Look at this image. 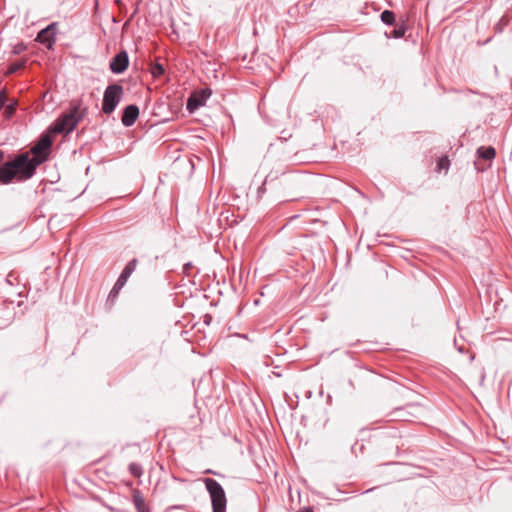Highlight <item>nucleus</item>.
Returning <instances> with one entry per match:
<instances>
[{
	"label": "nucleus",
	"instance_id": "28",
	"mask_svg": "<svg viewBox=\"0 0 512 512\" xmlns=\"http://www.w3.org/2000/svg\"><path fill=\"white\" fill-rule=\"evenodd\" d=\"M398 420H402V421H405L407 420L406 417L404 415H400L398 418Z\"/></svg>",
	"mask_w": 512,
	"mask_h": 512
},
{
	"label": "nucleus",
	"instance_id": "12",
	"mask_svg": "<svg viewBox=\"0 0 512 512\" xmlns=\"http://www.w3.org/2000/svg\"><path fill=\"white\" fill-rule=\"evenodd\" d=\"M137 263V259H132L131 261H129L122 270L120 276L128 280L131 274L135 271Z\"/></svg>",
	"mask_w": 512,
	"mask_h": 512
},
{
	"label": "nucleus",
	"instance_id": "4",
	"mask_svg": "<svg viewBox=\"0 0 512 512\" xmlns=\"http://www.w3.org/2000/svg\"><path fill=\"white\" fill-rule=\"evenodd\" d=\"M123 96V87L119 84L107 86L103 95L102 111L105 114H111L121 101Z\"/></svg>",
	"mask_w": 512,
	"mask_h": 512
},
{
	"label": "nucleus",
	"instance_id": "2",
	"mask_svg": "<svg viewBox=\"0 0 512 512\" xmlns=\"http://www.w3.org/2000/svg\"><path fill=\"white\" fill-rule=\"evenodd\" d=\"M83 116L84 110L81 109L80 104H74L67 113L63 114L57 119L51 128V131L55 134H68L75 129Z\"/></svg>",
	"mask_w": 512,
	"mask_h": 512
},
{
	"label": "nucleus",
	"instance_id": "22",
	"mask_svg": "<svg viewBox=\"0 0 512 512\" xmlns=\"http://www.w3.org/2000/svg\"><path fill=\"white\" fill-rule=\"evenodd\" d=\"M128 66H110L111 70L115 74H121L123 73Z\"/></svg>",
	"mask_w": 512,
	"mask_h": 512
},
{
	"label": "nucleus",
	"instance_id": "16",
	"mask_svg": "<svg viewBox=\"0 0 512 512\" xmlns=\"http://www.w3.org/2000/svg\"><path fill=\"white\" fill-rule=\"evenodd\" d=\"M405 31H406V29L403 25L397 26L390 32V36L395 39H399L404 36Z\"/></svg>",
	"mask_w": 512,
	"mask_h": 512
},
{
	"label": "nucleus",
	"instance_id": "1",
	"mask_svg": "<svg viewBox=\"0 0 512 512\" xmlns=\"http://www.w3.org/2000/svg\"><path fill=\"white\" fill-rule=\"evenodd\" d=\"M36 168L37 162L28 164V153L20 154L0 167V183L8 184L15 177L21 181L27 180L34 175Z\"/></svg>",
	"mask_w": 512,
	"mask_h": 512
},
{
	"label": "nucleus",
	"instance_id": "21",
	"mask_svg": "<svg viewBox=\"0 0 512 512\" xmlns=\"http://www.w3.org/2000/svg\"><path fill=\"white\" fill-rule=\"evenodd\" d=\"M437 166H438L439 170H441V169H448L449 160L446 157L445 158H440L438 163H437Z\"/></svg>",
	"mask_w": 512,
	"mask_h": 512
},
{
	"label": "nucleus",
	"instance_id": "3",
	"mask_svg": "<svg viewBox=\"0 0 512 512\" xmlns=\"http://www.w3.org/2000/svg\"><path fill=\"white\" fill-rule=\"evenodd\" d=\"M204 484L211 498L213 512H225L227 499L223 487L212 478H205Z\"/></svg>",
	"mask_w": 512,
	"mask_h": 512
},
{
	"label": "nucleus",
	"instance_id": "5",
	"mask_svg": "<svg viewBox=\"0 0 512 512\" xmlns=\"http://www.w3.org/2000/svg\"><path fill=\"white\" fill-rule=\"evenodd\" d=\"M51 146L52 139L50 135H42L40 140L31 149V153L34 156H28V164H34L37 162V166H39L42 162H44L47 159Z\"/></svg>",
	"mask_w": 512,
	"mask_h": 512
},
{
	"label": "nucleus",
	"instance_id": "18",
	"mask_svg": "<svg viewBox=\"0 0 512 512\" xmlns=\"http://www.w3.org/2000/svg\"><path fill=\"white\" fill-rule=\"evenodd\" d=\"M150 67H151V73L154 77L161 76L165 72L164 66H150Z\"/></svg>",
	"mask_w": 512,
	"mask_h": 512
},
{
	"label": "nucleus",
	"instance_id": "23",
	"mask_svg": "<svg viewBox=\"0 0 512 512\" xmlns=\"http://www.w3.org/2000/svg\"><path fill=\"white\" fill-rule=\"evenodd\" d=\"M7 101V96L4 91L0 92V110L4 107Z\"/></svg>",
	"mask_w": 512,
	"mask_h": 512
},
{
	"label": "nucleus",
	"instance_id": "7",
	"mask_svg": "<svg viewBox=\"0 0 512 512\" xmlns=\"http://www.w3.org/2000/svg\"><path fill=\"white\" fill-rule=\"evenodd\" d=\"M57 26L56 22L49 24L38 33L36 40L50 49L56 41Z\"/></svg>",
	"mask_w": 512,
	"mask_h": 512
},
{
	"label": "nucleus",
	"instance_id": "17",
	"mask_svg": "<svg viewBox=\"0 0 512 512\" xmlns=\"http://www.w3.org/2000/svg\"><path fill=\"white\" fill-rule=\"evenodd\" d=\"M120 290L113 287L108 295L107 302L113 304L119 295Z\"/></svg>",
	"mask_w": 512,
	"mask_h": 512
},
{
	"label": "nucleus",
	"instance_id": "26",
	"mask_svg": "<svg viewBox=\"0 0 512 512\" xmlns=\"http://www.w3.org/2000/svg\"><path fill=\"white\" fill-rule=\"evenodd\" d=\"M211 72L213 73L214 78H215V79H218L217 70H216V69H213V70H211Z\"/></svg>",
	"mask_w": 512,
	"mask_h": 512
},
{
	"label": "nucleus",
	"instance_id": "15",
	"mask_svg": "<svg viewBox=\"0 0 512 512\" xmlns=\"http://www.w3.org/2000/svg\"><path fill=\"white\" fill-rule=\"evenodd\" d=\"M129 471L135 478H140L143 474V469L140 464L132 462L129 464Z\"/></svg>",
	"mask_w": 512,
	"mask_h": 512
},
{
	"label": "nucleus",
	"instance_id": "27",
	"mask_svg": "<svg viewBox=\"0 0 512 512\" xmlns=\"http://www.w3.org/2000/svg\"><path fill=\"white\" fill-rule=\"evenodd\" d=\"M191 267V264L188 263L184 266V271L187 273L188 272V269Z\"/></svg>",
	"mask_w": 512,
	"mask_h": 512
},
{
	"label": "nucleus",
	"instance_id": "25",
	"mask_svg": "<svg viewBox=\"0 0 512 512\" xmlns=\"http://www.w3.org/2000/svg\"><path fill=\"white\" fill-rule=\"evenodd\" d=\"M10 69L8 71V73H14L15 71H17L18 68H20L21 66L20 65H17V66H9Z\"/></svg>",
	"mask_w": 512,
	"mask_h": 512
},
{
	"label": "nucleus",
	"instance_id": "9",
	"mask_svg": "<svg viewBox=\"0 0 512 512\" xmlns=\"http://www.w3.org/2000/svg\"><path fill=\"white\" fill-rule=\"evenodd\" d=\"M132 499L137 512H149L145 500L139 491L133 492Z\"/></svg>",
	"mask_w": 512,
	"mask_h": 512
},
{
	"label": "nucleus",
	"instance_id": "13",
	"mask_svg": "<svg viewBox=\"0 0 512 512\" xmlns=\"http://www.w3.org/2000/svg\"><path fill=\"white\" fill-rule=\"evenodd\" d=\"M395 13L390 10H384L381 13V21L387 25H393L395 22Z\"/></svg>",
	"mask_w": 512,
	"mask_h": 512
},
{
	"label": "nucleus",
	"instance_id": "24",
	"mask_svg": "<svg viewBox=\"0 0 512 512\" xmlns=\"http://www.w3.org/2000/svg\"><path fill=\"white\" fill-rule=\"evenodd\" d=\"M14 110H15L14 105H9L7 107V109H6V112H7L8 115H10V114H12L14 112Z\"/></svg>",
	"mask_w": 512,
	"mask_h": 512
},
{
	"label": "nucleus",
	"instance_id": "20",
	"mask_svg": "<svg viewBox=\"0 0 512 512\" xmlns=\"http://www.w3.org/2000/svg\"><path fill=\"white\" fill-rule=\"evenodd\" d=\"M127 281L128 280L125 279L124 277L119 276L113 287L121 291V289L125 286Z\"/></svg>",
	"mask_w": 512,
	"mask_h": 512
},
{
	"label": "nucleus",
	"instance_id": "6",
	"mask_svg": "<svg viewBox=\"0 0 512 512\" xmlns=\"http://www.w3.org/2000/svg\"><path fill=\"white\" fill-rule=\"evenodd\" d=\"M212 91L210 88L206 87L200 90L193 91L186 103V108L190 113H193L201 106H204L206 101L211 96Z\"/></svg>",
	"mask_w": 512,
	"mask_h": 512
},
{
	"label": "nucleus",
	"instance_id": "8",
	"mask_svg": "<svg viewBox=\"0 0 512 512\" xmlns=\"http://www.w3.org/2000/svg\"><path fill=\"white\" fill-rule=\"evenodd\" d=\"M138 116H139V108L134 104L128 105L123 110L121 122L124 126L130 127L135 123Z\"/></svg>",
	"mask_w": 512,
	"mask_h": 512
},
{
	"label": "nucleus",
	"instance_id": "14",
	"mask_svg": "<svg viewBox=\"0 0 512 512\" xmlns=\"http://www.w3.org/2000/svg\"><path fill=\"white\" fill-rule=\"evenodd\" d=\"M110 64H129V56L126 51L119 52Z\"/></svg>",
	"mask_w": 512,
	"mask_h": 512
},
{
	"label": "nucleus",
	"instance_id": "10",
	"mask_svg": "<svg viewBox=\"0 0 512 512\" xmlns=\"http://www.w3.org/2000/svg\"><path fill=\"white\" fill-rule=\"evenodd\" d=\"M477 153L480 158L489 160V161L492 160L496 155V151L493 147H480L477 150Z\"/></svg>",
	"mask_w": 512,
	"mask_h": 512
},
{
	"label": "nucleus",
	"instance_id": "11",
	"mask_svg": "<svg viewBox=\"0 0 512 512\" xmlns=\"http://www.w3.org/2000/svg\"><path fill=\"white\" fill-rule=\"evenodd\" d=\"M137 263V259H132L131 261H129L122 270L120 276L128 280L131 274L135 271Z\"/></svg>",
	"mask_w": 512,
	"mask_h": 512
},
{
	"label": "nucleus",
	"instance_id": "29",
	"mask_svg": "<svg viewBox=\"0 0 512 512\" xmlns=\"http://www.w3.org/2000/svg\"><path fill=\"white\" fill-rule=\"evenodd\" d=\"M298 512H313V511L309 508H306V509L300 510Z\"/></svg>",
	"mask_w": 512,
	"mask_h": 512
},
{
	"label": "nucleus",
	"instance_id": "19",
	"mask_svg": "<svg viewBox=\"0 0 512 512\" xmlns=\"http://www.w3.org/2000/svg\"><path fill=\"white\" fill-rule=\"evenodd\" d=\"M127 281L128 280L125 279L124 277L119 276L113 287L121 291V289L125 286Z\"/></svg>",
	"mask_w": 512,
	"mask_h": 512
}]
</instances>
